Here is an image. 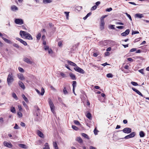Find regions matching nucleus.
Listing matches in <instances>:
<instances>
[{"instance_id": "obj_30", "label": "nucleus", "mask_w": 149, "mask_h": 149, "mask_svg": "<svg viewBox=\"0 0 149 149\" xmlns=\"http://www.w3.org/2000/svg\"><path fill=\"white\" fill-rule=\"evenodd\" d=\"M60 75L63 78L67 77H68V75H66L65 73H63L62 72H61Z\"/></svg>"}, {"instance_id": "obj_63", "label": "nucleus", "mask_w": 149, "mask_h": 149, "mask_svg": "<svg viewBox=\"0 0 149 149\" xmlns=\"http://www.w3.org/2000/svg\"><path fill=\"white\" fill-rule=\"evenodd\" d=\"M23 98L26 102H28V101H29L28 100L27 98L26 97H24Z\"/></svg>"}, {"instance_id": "obj_44", "label": "nucleus", "mask_w": 149, "mask_h": 149, "mask_svg": "<svg viewBox=\"0 0 149 149\" xmlns=\"http://www.w3.org/2000/svg\"><path fill=\"white\" fill-rule=\"evenodd\" d=\"M139 32L138 31H132V35H134L136 34H138L139 33Z\"/></svg>"}, {"instance_id": "obj_21", "label": "nucleus", "mask_w": 149, "mask_h": 149, "mask_svg": "<svg viewBox=\"0 0 149 149\" xmlns=\"http://www.w3.org/2000/svg\"><path fill=\"white\" fill-rule=\"evenodd\" d=\"M11 10L13 11H15L18 10V8L15 6L13 5L11 7Z\"/></svg>"}, {"instance_id": "obj_45", "label": "nucleus", "mask_w": 149, "mask_h": 149, "mask_svg": "<svg viewBox=\"0 0 149 149\" xmlns=\"http://www.w3.org/2000/svg\"><path fill=\"white\" fill-rule=\"evenodd\" d=\"M13 45L14 47L17 48H19V46L17 44L14 43L13 44Z\"/></svg>"}, {"instance_id": "obj_13", "label": "nucleus", "mask_w": 149, "mask_h": 149, "mask_svg": "<svg viewBox=\"0 0 149 149\" xmlns=\"http://www.w3.org/2000/svg\"><path fill=\"white\" fill-rule=\"evenodd\" d=\"M17 76L18 78L21 80H23L25 79L24 77L22 74H17Z\"/></svg>"}, {"instance_id": "obj_51", "label": "nucleus", "mask_w": 149, "mask_h": 149, "mask_svg": "<svg viewBox=\"0 0 149 149\" xmlns=\"http://www.w3.org/2000/svg\"><path fill=\"white\" fill-rule=\"evenodd\" d=\"M44 49L45 50H48L49 48V47L48 46H45L44 47Z\"/></svg>"}, {"instance_id": "obj_16", "label": "nucleus", "mask_w": 149, "mask_h": 149, "mask_svg": "<svg viewBox=\"0 0 149 149\" xmlns=\"http://www.w3.org/2000/svg\"><path fill=\"white\" fill-rule=\"evenodd\" d=\"M37 133L39 136L42 138L44 137V135L41 131L39 130H38L37 131Z\"/></svg>"}, {"instance_id": "obj_7", "label": "nucleus", "mask_w": 149, "mask_h": 149, "mask_svg": "<svg viewBox=\"0 0 149 149\" xmlns=\"http://www.w3.org/2000/svg\"><path fill=\"white\" fill-rule=\"evenodd\" d=\"M136 134L135 132H132L130 134L126 136L124 138L126 139H128L134 137Z\"/></svg>"}, {"instance_id": "obj_3", "label": "nucleus", "mask_w": 149, "mask_h": 149, "mask_svg": "<svg viewBox=\"0 0 149 149\" xmlns=\"http://www.w3.org/2000/svg\"><path fill=\"white\" fill-rule=\"evenodd\" d=\"M48 103L52 112L53 114L55 113V106L51 99L49 98L48 99Z\"/></svg>"}, {"instance_id": "obj_38", "label": "nucleus", "mask_w": 149, "mask_h": 149, "mask_svg": "<svg viewBox=\"0 0 149 149\" xmlns=\"http://www.w3.org/2000/svg\"><path fill=\"white\" fill-rule=\"evenodd\" d=\"M125 14L129 18V19L132 21V17L130 16V15L128 14L127 13H125Z\"/></svg>"}, {"instance_id": "obj_35", "label": "nucleus", "mask_w": 149, "mask_h": 149, "mask_svg": "<svg viewBox=\"0 0 149 149\" xmlns=\"http://www.w3.org/2000/svg\"><path fill=\"white\" fill-rule=\"evenodd\" d=\"M77 82L75 81H73L72 86L73 88H74L76 86Z\"/></svg>"}, {"instance_id": "obj_28", "label": "nucleus", "mask_w": 149, "mask_h": 149, "mask_svg": "<svg viewBox=\"0 0 149 149\" xmlns=\"http://www.w3.org/2000/svg\"><path fill=\"white\" fill-rule=\"evenodd\" d=\"M45 147L43 149H50L48 143H45Z\"/></svg>"}, {"instance_id": "obj_17", "label": "nucleus", "mask_w": 149, "mask_h": 149, "mask_svg": "<svg viewBox=\"0 0 149 149\" xmlns=\"http://www.w3.org/2000/svg\"><path fill=\"white\" fill-rule=\"evenodd\" d=\"M135 17H138L141 18L144 17L143 14L140 13H137L135 14Z\"/></svg>"}, {"instance_id": "obj_64", "label": "nucleus", "mask_w": 149, "mask_h": 149, "mask_svg": "<svg viewBox=\"0 0 149 149\" xmlns=\"http://www.w3.org/2000/svg\"><path fill=\"white\" fill-rule=\"evenodd\" d=\"M103 42L101 41L100 42H99V44L100 45H101V46H103L104 44H103Z\"/></svg>"}, {"instance_id": "obj_41", "label": "nucleus", "mask_w": 149, "mask_h": 149, "mask_svg": "<svg viewBox=\"0 0 149 149\" xmlns=\"http://www.w3.org/2000/svg\"><path fill=\"white\" fill-rule=\"evenodd\" d=\"M72 128L75 130H77L78 129V127L75 125H72Z\"/></svg>"}, {"instance_id": "obj_53", "label": "nucleus", "mask_w": 149, "mask_h": 149, "mask_svg": "<svg viewBox=\"0 0 149 149\" xmlns=\"http://www.w3.org/2000/svg\"><path fill=\"white\" fill-rule=\"evenodd\" d=\"M34 108L36 111H38L40 110V109H39L38 107L37 106H35Z\"/></svg>"}, {"instance_id": "obj_14", "label": "nucleus", "mask_w": 149, "mask_h": 149, "mask_svg": "<svg viewBox=\"0 0 149 149\" xmlns=\"http://www.w3.org/2000/svg\"><path fill=\"white\" fill-rule=\"evenodd\" d=\"M24 61L28 64H31L32 63V62L27 58H24Z\"/></svg>"}, {"instance_id": "obj_25", "label": "nucleus", "mask_w": 149, "mask_h": 149, "mask_svg": "<svg viewBox=\"0 0 149 149\" xmlns=\"http://www.w3.org/2000/svg\"><path fill=\"white\" fill-rule=\"evenodd\" d=\"M52 2V0H43V3L45 4L50 3Z\"/></svg>"}, {"instance_id": "obj_10", "label": "nucleus", "mask_w": 149, "mask_h": 149, "mask_svg": "<svg viewBox=\"0 0 149 149\" xmlns=\"http://www.w3.org/2000/svg\"><path fill=\"white\" fill-rule=\"evenodd\" d=\"M36 91L38 94L43 95L45 91L44 89L43 88H41V92L40 93V91L37 89H36Z\"/></svg>"}, {"instance_id": "obj_40", "label": "nucleus", "mask_w": 149, "mask_h": 149, "mask_svg": "<svg viewBox=\"0 0 149 149\" xmlns=\"http://www.w3.org/2000/svg\"><path fill=\"white\" fill-rule=\"evenodd\" d=\"M113 76L112 74L111 73L108 74L107 75V77L108 78H112Z\"/></svg>"}, {"instance_id": "obj_33", "label": "nucleus", "mask_w": 149, "mask_h": 149, "mask_svg": "<svg viewBox=\"0 0 149 149\" xmlns=\"http://www.w3.org/2000/svg\"><path fill=\"white\" fill-rule=\"evenodd\" d=\"M104 20L103 19H101V23L100 24V25L104 26Z\"/></svg>"}, {"instance_id": "obj_59", "label": "nucleus", "mask_w": 149, "mask_h": 149, "mask_svg": "<svg viewBox=\"0 0 149 149\" xmlns=\"http://www.w3.org/2000/svg\"><path fill=\"white\" fill-rule=\"evenodd\" d=\"M69 12H65V13L66 14V16L67 17V19H68V17L69 16Z\"/></svg>"}, {"instance_id": "obj_61", "label": "nucleus", "mask_w": 149, "mask_h": 149, "mask_svg": "<svg viewBox=\"0 0 149 149\" xmlns=\"http://www.w3.org/2000/svg\"><path fill=\"white\" fill-rule=\"evenodd\" d=\"M20 125L23 127H24L25 126V124L23 122H22L21 123Z\"/></svg>"}, {"instance_id": "obj_34", "label": "nucleus", "mask_w": 149, "mask_h": 149, "mask_svg": "<svg viewBox=\"0 0 149 149\" xmlns=\"http://www.w3.org/2000/svg\"><path fill=\"white\" fill-rule=\"evenodd\" d=\"M12 96L16 100L17 99V96L15 93H12Z\"/></svg>"}, {"instance_id": "obj_23", "label": "nucleus", "mask_w": 149, "mask_h": 149, "mask_svg": "<svg viewBox=\"0 0 149 149\" xmlns=\"http://www.w3.org/2000/svg\"><path fill=\"white\" fill-rule=\"evenodd\" d=\"M68 64L70 65L74 66H77V65L75 63H74L70 61H68Z\"/></svg>"}, {"instance_id": "obj_24", "label": "nucleus", "mask_w": 149, "mask_h": 149, "mask_svg": "<svg viewBox=\"0 0 149 149\" xmlns=\"http://www.w3.org/2000/svg\"><path fill=\"white\" fill-rule=\"evenodd\" d=\"M86 117L90 120L92 119L91 115L90 113L88 112L86 115Z\"/></svg>"}, {"instance_id": "obj_52", "label": "nucleus", "mask_w": 149, "mask_h": 149, "mask_svg": "<svg viewBox=\"0 0 149 149\" xmlns=\"http://www.w3.org/2000/svg\"><path fill=\"white\" fill-rule=\"evenodd\" d=\"M48 53L49 54H52V52H53V51L51 49H49L48 50Z\"/></svg>"}, {"instance_id": "obj_5", "label": "nucleus", "mask_w": 149, "mask_h": 149, "mask_svg": "<svg viewBox=\"0 0 149 149\" xmlns=\"http://www.w3.org/2000/svg\"><path fill=\"white\" fill-rule=\"evenodd\" d=\"M15 23L17 24H23V20L21 19H16L15 20Z\"/></svg>"}, {"instance_id": "obj_27", "label": "nucleus", "mask_w": 149, "mask_h": 149, "mask_svg": "<svg viewBox=\"0 0 149 149\" xmlns=\"http://www.w3.org/2000/svg\"><path fill=\"white\" fill-rule=\"evenodd\" d=\"M81 135L85 138L87 139H89V137L88 136L87 134L85 133H82Z\"/></svg>"}, {"instance_id": "obj_43", "label": "nucleus", "mask_w": 149, "mask_h": 149, "mask_svg": "<svg viewBox=\"0 0 149 149\" xmlns=\"http://www.w3.org/2000/svg\"><path fill=\"white\" fill-rule=\"evenodd\" d=\"M19 71L21 72H24V69L20 67H19L18 68Z\"/></svg>"}, {"instance_id": "obj_11", "label": "nucleus", "mask_w": 149, "mask_h": 149, "mask_svg": "<svg viewBox=\"0 0 149 149\" xmlns=\"http://www.w3.org/2000/svg\"><path fill=\"white\" fill-rule=\"evenodd\" d=\"M18 84L19 86L20 87L23 89H24L25 88V86L24 84L21 81H19L18 82Z\"/></svg>"}, {"instance_id": "obj_60", "label": "nucleus", "mask_w": 149, "mask_h": 149, "mask_svg": "<svg viewBox=\"0 0 149 149\" xmlns=\"http://www.w3.org/2000/svg\"><path fill=\"white\" fill-rule=\"evenodd\" d=\"M114 25H111L110 26V28L111 29H115V28L114 27Z\"/></svg>"}, {"instance_id": "obj_56", "label": "nucleus", "mask_w": 149, "mask_h": 149, "mask_svg": "<svg viewBox=\"0 0 149 149\" xmlns=\"http://www.w3.org/2000/svg\"><path fill=\"white\" fill-rule=\"evenodd\" d=\"M136 50V48H132L130 50V52H134Z\"/></svg>"}, {"instance_id": "obj_55", "label": "nucleus", "mask_w": 149, "mask_h": 149, "mask_svg": "<svg viewBox=\"0 0 149 149\" xmlns=\"http://www.w3.org/2000/svg\"><path fill=\"white\" fill-rule=\"evenodd\" d=\"M127 60L128 61L131 62H133L134 61V60L131 58H128Z\"/></svg>"}, {"instance_id": "obj_57", "label": "nucleus", "mask_w": 149, "mask_h": 149, "mask_svg": "<svg viewBox=\"0 0 149 149\" xmlns=\"http://www.w3.org/2000/svg\"><path fill=\"white\" fill-rule=\"evenodd\" d=\"M116 27L118 29H122L124 28V26H116Z\"/></svg>"}, {"instance_id": "obj_26", "label": "nucleus", "mask_w": 149, "mask_h": 149, "mask_svg": "<svg viewBox=\"0 0 149 149\" xmlns=\"http://www.w3.org/2000/svg\"><path fill=\"white\" fill-rule=\"evenodd\" d=\"M53 145L54 148L55 149H58V147L57 145V143L56 142H53Z\"/></svg>"}, {"instance_id": "obj_36", "label": "nucleus", "mask_w": 149, "mask_h": 149, "mask_svg": "<svg viewBox=\"0 0 149 149\" xmlns=\"http://www.w3.org/2000/svg\"><path fill=\"white\" fill-rule=\"evenodd\" d=\"M20 42L23 44L24 45L26 46L27 45V43L26 42L22 40Z\"/></svg>"}, {"instance_id": "obj_58", "label": "nucleus", "mask_w": 149, "mask_h": 149, "mask_svg": "<svg viewBox=\"0 0 149 149\" xmlns=\"http://www.w3.org/2000/svg\"><path fill=\"white\" fill-rule=\"evenodd\" d=\"M104 54L106 56H109L110 55V53L108 52H107L104 53Z\"/></svg>"}, {"instance_id": "obj_29", "label": "nucleus", "mask_w": 149, "mask_h": 149, "mask_svg": "<svg viewBox=\"0 0 149 149\" xmlns=\"http://www.w3.org/2000/svg\"><path fill=\"white\" fill-rule=\"evenodd\" d=\"M139 135L140 137H143L145 136V134L143 131H141L139 132Z\"/></svg>"}, {"instance_id": "obj_2", "label": "nucleus", "mask_w": 149, "mask_h": 149, "mask_svg": "<svg viewBox=\"0 0 149 149\" xmlns=\"http://www.w3.org/2000/svg\"><path fill=\"white\" fill-rule=\"evenodd\" d=\"M14 76L12 73H10L8 74L7 78V83L9 86L14 81Z\"/></svg>"}, {"instance_id": "obj_49", "label": "nucleus", "mask_w": 149, "mask_h": 149, "mask_svg": "<svg viewBox=\"0 0 149 149\" xmlns=\"http://www.w3.org/2000/svg\"><path fill=\"white\" fill-rule=\"evenodd\" d=\"M112 10V9L111 8H110L107 9L106 10V11L107 12H110Z\"/></svg>"}, {"instance_id": "obj_39", "label": "nucleus", "mask_w": 149, "mask_h": 149, "mask_svg": "<svg viewBox=\"0 0 149 149\" xmlns=\"http://www.w3.org/2000/svg\"><path fill=\"white\" fill-rule=\"evenodd\" d=\"M131 84L134 86H137L138 85V84L137 83L134 81H132L131 82Z\"/></svg>"}, {"instance_id": "obj_20", "label": "nucleus", "mask_w": 149, "mask_h": 149, "mask_svg": "<svg viewBox=\"0 0 149 149\" xmlns=\"http://www.w3.org/2000/svg\"><path fill=\"white\" fill-rule=\"evenodd\" d=\"M70 76L72 79L73 80H75L76 79L75 75L72 73H70Z\"/></svg>"}, {"instance_id": "obj_22", "label": "nucleus", "mask_w": 149, "mask_h": 149, "mask_svg": "<svg viewBox=\"0 0 149 149\" xmlns=\"http://www.w3.org/2000/svg\"><path fill=\"white\" fill-rule=\"evenodd\" d=\"M76 140L80 143H83V140L80 137H77Z\"/></svg>"}, {"instance_id": "obj_50", "label": "nucleus", "mask_w": 149, "mask_h": 149, "mask_svg": "<svg viewBox=\"0 0 149 149\" xmlns=\"http://www.w3.org/2000/svg\"><path fill=\"white\" fill-rule=\"evenodd\" d=\"M139 72L141 73L142 74H144V73L143 72V69H141L139 70Z\"/></svg>"}, {"instance_id": "obj_4", "label": "nucleus", "mask_w": 149, "mask_h": 149, "mask_svg": "<svg viewBox=\"0 0 149 149\" xmlns=\"http://www.w3.org/2000/svg\"><path fill=\"white\" fill-rule=\"evenodd\" d=\"M74 69L75 71L78 72L80 73L84 74L85 72L82 69L80 68L78 66H77L76 67L74 68Z\"/></svg>"}, {"instance_id": "obj_1", "label": "nucleus", "mask_w": 149, "mask_h": 149, "mask_svg": "<svg viewBox=\"0 0 149 149\" xmlns=\"http://www.w3.org/2000/svg\"><path fill=\"white\" fill-rule=\"evenodd\" d=\"M20 35L22 38H24L29 40L33 39V38L31 35L26 31H21L20 32Z\"/></svg>"}, {"instance_id": "obj_6", "label": "nucleus", "mask_w": 149, "mask_h": 149, "mask_svg": "<svg viewBox=\"0 0 149 149\" xmlns=\"http://www.w3.org/2000/svg\"><path fill=\"white\" fill-rule=\"evenodd\" d=\"M132 129L129 128H126L123 129L122 130L120 131H123V132L125 133L129 134L131 132Z\"/></svg>"}, {"instance_id": "obj_15", "label": "nucleus", "mask_w": 149, "mask_h": 149, "mask_svg": "<svg viewBox=\"0 0 149 149\" xmlns=\"http://www.w3.org/2000/svg\"><path fill=\"white\" fill-rule=\"evenodd\" d=\"M1 38H2V39L6 43H8V44H11L12 43V42L10 40L6 38L3 37H2Z\"/></svg>"}, {"instance_id": "obj_42", "label": "nucleus", "mask_w": 149, "mask_h": 149, "mask_svg": "<svg viewBox=\"0 0 149 149\" xmlns=\"http://www.w3.org/2000/svg\"><path fill=\"white\" fill-rule=\"evenodd\" d=\"M17 115L19 118L21 117L22 116V114L21 112L20 111L17 112Z\"/></svg>"}, {"instance_id": "obj_19", "label": "nucleus", "mask_w": 149, "mask_h": 149, "mask_svg": "<svg viewBox=\"0 0 149 149\" xmlns=\"http://www.w3.org/2000/svg\"><path fill=\"white\" fill-rule=\"evenodd\" d=\"M68 88H67L66 87H64L63 91V93L65 95H66L68 94Z\"/></svg>"}, {"instance_id": "obj_31", "label": "nucleus", "mask_w": 149, "mask_h": 149, "mask_svg": "<svg viewBox=\"0 0 149 149\" xmlns=\"http://www.w3.org/2000/svg\"><path fill=\"white\" fill-rule=\"evenodd\" d=\"M10 111H11L13 113H15L16 112L15 108L14 107H11Z\"/></svg>"}, {"instance_id": "obj_12", "label": "nucleus", "mask_w": 149, "mask_h": 149, "mask_svg": "<svg viewBox=\"0 0 149 149\" xmlns=\"http://www.w3.org/2000/svg\"><path fill=\"white\" fill-rule=\"evenodd\" d=\"M132 90L134 91L137 94L141 96H143V95L141 94V93L138 90L134 88H132Z\"/></svg>"}, {"instance_id": "obj_46", "label": "nucleus", "mask_w": 149, "mask_h": 149, "mask_svg": "<svg viewBox=\"0 0 149 149\" xmlns=\"http://www.w3.org/2000/svg\"><path fill=\"white\" fill-rule=\"evenodd\" d=\"M97 8V6H93L91 8V10H95Z\"/></svg>"}, {"instance_id": "obj_32", "label": "nucleus", "mask_w": 149, "mask_h": 149, "mask_svg": "<svg viewBox=\"0 0 149 149\" xmlns=\"http://www.w3.org/2000/svg\"><path fill=\"white\" fill-rule=\"evenodd\" d=\"M74 122L75 124L77 125H81V124L79 123V122L77 120H74Z\"/></svg>"}, {"instance_id": "obj_37", "label": "nucleus", "mask_w": 149, "mask_h": 149, "mask_svg": "<svg viewBox=\"0 0 149 149\" xmlns=\"http://www.w3.org/2000/svg\"><path fill=\"white\" fill-rule=\"evenodd\" d=\"M41 37V34L39 33L37 35L36 38L38 40H39L40 39Z\"/></svg>"}, {"instance_id": "obj_54", "label": "nucleus", "mask_w": 149, "mask_h": 149, "mask_svg": "<svg viewBox=\"0 0 149 149\" xmlns=\"http://www.w3.org/2000/svg\"><path fill=\"white\" fill-rule=\"evenodd\" d=\"M98 131H97L96 129H95L94 130V134H95V135H97V132H98Z\"/></svg>"}, {"instance_id": "obj_9", "label": "nucleus", "mask_w": 149, "mask_h": 149, "mask_svg": "<svg viewBox=\"0 0 149 149\" xmlns=\"http://www.w3.org/2000/svg\"><path fill=\"white\" fill-rule=\"evenodd\" d=\"M130 30L129 29H127L125 32H123L121 34L122 36H125L128 35L130 33Z\"/></svg>"}, {"instance_id": "obj_18", "label": "nucleus", "mask_w": 149, "mask_h": 149, "mask_svg": "<svg viewBox=\"0 0 149 149\" xmlns=\"http://www.w3.org/2000/svg\"><path fill=\"white\" fill-rule=\"evenodd\" d=\"M19 146L20 148L24 149H26L28 147L25 145L23 144H19L18 145Z\"/></svg>"}, {"instance_id": "obj_62", "label": "nucleus", "mask_w": 149, "mask_h": 149, "mask_svg": "<svg viewBox=\"0 0 149 149\" xmlns=\"http://www.w3.org/2000/svg\"><path fill=\"white\" fill-rule=\"evenodd\" d=\"M18 109H19V110L20 111L21 110H22V107H21V105H18Z\"/></svg>"}, {"instance_id": "obj_47", "label": "nucleus", "mask_w": 149, "mask_h": 149, "mask_svg": "<svg viewBox=\"0 0 149 149\" xmlns=\"http://www.w3.org/2000/svg\"><path fill=\"white\" fill-rule=\"evenodd\" d=\"M82 6H77L76 8V9L78 10H80L82 9Z\"/></svg>"}, {"instance_id": "obj_8", "label": "nucleus", "mask_w": 149, "mask_h": 149, "mask_svg": "<svg viewBox=\"0 0 149 149\" xmlns=\"http://www.w3.org/2000/svg\"><path fill=\"white\" fill-rule=\"evenodd\" d=\"M3 144L5 146L8 148H11L13 146L12 144L10 143H8L6 141L4 142Z\"/></svg>"}, {"instance_id": "obj_48", "label": "nucleus", "mask_w": 149, "mask_h": 149, "mask_svg": "<svg viewBox=\"0 0 149 149\" xmlns=\"http://www.w3.org/2000/svg\"><path fill=\"white\" fill-rule=\"evenodd\" d=\"M14 128L15 129H18L19 128V127L18 126V125H17V124H15V125L14 127Z\"/></svg>"}]
</instances>
